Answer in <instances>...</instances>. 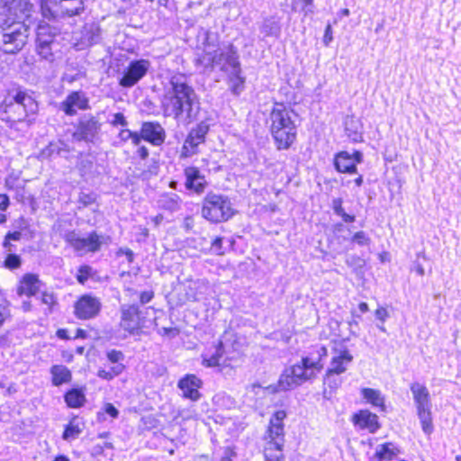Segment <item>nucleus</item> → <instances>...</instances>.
Listing matches in <instances>:
<instances>
[{
	"instance_id": "obj_31",
	"label": "nucleus",
	"mask_w": 461,
	"mask_h": 461,
	"mask_svg": "<svg viewBox=\"0 0 461 461\" xmlns=\"http://www.w3.org/2000/svg\"><path fill=\"white\" fill-rule=\"evenodd\" d=\"M400 453V449L393 442L378 445L374 455L375 459L391 461Z\"/></svg>"
},
{
	"instance_id": "obj_40",
	"label": "nucleus",
	"mask_w": 461,
	"mask_h": 461,
	"mask_svg": "<svg viewBox=\"0 0 461 461\" xmlns=\"http://www.w3.org/2000/svg\"><path fill=\"white\" fill-rule=\"evenodd\" d=\"M59 44H36L37 53L44 59L52 61L54 59V50Z\"/></svg>"
},
{
	"instance_id": "obj_36",
	"label": "nucleus",
	"mask_w": 461,
	"mask_h": 461,
	"mask_svg": "<svg viewBox=\"0 0 461 461\" xmlns=\"http://www.w3.org/2000/svg\"><path fill=\"white\" fill-rule=\"evenodd\" d=\"M181 199L176 194H166L161 196L159 203L162 208L170 212H176L180 209Z\"/></svg>"
},
{
	"instance_id": "obj_27",
	"label": "nucleus",
	"mask_w": 461,
	"mask_h": 461,
	"mask_svg": "<svg viewBox=\"0 0 461 461\" xmlns=\"http://www.w3.org/2000/svg\"><path fill=\"white\" fill-rule=\"evenodd\" d=\"M353 360V356L348 349L342 350L336 357H333L330 366L328 368V375H340L347 370V366Z\"/></svg>"
},
{
	"instance_id": "obj_8",
	"label": "nucleus",
	"mask_w": 461,
	"mask_h": 461,
	"mask_svg": "<svg viewBox=\"0 0 461 461\" xmlns=\"http://www.w3.org/2000/svg\"><path fill=\"white\" fill-rule=\"evenodd\" d=\"M83 10L82 0H41V14L43 18L50 21L77 15Z\"/></svg>"
},
{
	"instance_id": "obj_60",
	"label": "nucleus",
	"mask_w": 461,
	"mask_h": 461,
	"mask_svg": "<svg viewBox=\"0 0 461 461\" xmlns=\"http://www.w3.org/2000/svg\"><path fill=\"white\" fill-rule=\"evenodd\" d=\"M41 302H42V303L50 305V306L53 305L56 303L53 294H49L47 292L42 293Z\"/></svg>"
},
{
	"instance_id": "obj_41",
	"label": "nucleus",
	"mask_w": 461,
	"mask_h": 461,
	"mask_svg": "<svg viewBox=\"0 0 461 461\" xmlns=\"http://www.w3.org/2000/svg\"><path fill=\"white\" fill-rule=\"evenodd\" d=\"M75 421H76V419H73L69 422V424L66 426L65 430L62 435V438L64 439H69L71 438H75L82 432V429Z\"/></svg>"
},
{
	"instance_id": "obj_64",
	"label": "nucleus",
	"mask_w": 461,
	"mask_h": 461,
	"mask_svg": "<svg viewBox=\"0 0 461 461\" xmlns=\"http://www.w3.org/2000/svg\"><path fill=\"white\" fill-rule=\"evenodd\" d=\"M131 136V131L129 129L121 130L120 132L118 133V138L122 142L128 141L130 140Z\"/></svg>"
},
{
	"instance_id": "obj_4",
	"label": "nucleus",
	"mask_w": 461,
	"mask_h": 461,
	"mask_svg": "<svg viewBox=\"0 0 461 461\" xmlns=\"http://www.w3.org/2000/svg\"><path fill=\"white\" fill-rule=\"evenodd\" d=\"M294 112L283 103H275L269 114L270 132L276 149H288L296 139Z\"/></svg>"
},
{
	"instance_id": "obj_46",
	"label": "nucleus",
	"mask_w": 461,
	"mask_h": 461,
	"mask_svg": "<svg viewBox=\"0 0 461 461\" xmlns=\"http://www.w3.org/2000/svg\"><path fill=\"white\" fill-rule=\"evenodd\" d=\"M351 241L357 243L359 246H368L371 242V239L365 231L359 230L353 235Z\"/></svg>"
},
{
	"instance_id": "obj_32",
	"label": "nucleus",
	"mask_w": 461,
	"mask_h": 461,
	"mask_svg": "<svg viewBox=\"0 0 461 461\" xmlns=\"http://www.w3.org/2000/svg\"><path fill=\"white\" fill-rule=\"evenodd\" d=\"M225 353L222 341H218L214 347V352L211 355L203 354L202 356V364L206 367H216L221 366V359Z\"/></svg>"
},
{
	"instance_id": "obj_21",
	"label": "nucleus",
	"mask_w": 461,
	"mask_h": 461,
	"mask_svg": "<svg viewBox=\"0 0 461 461\" xmlns=\"http://www.w3.org/2000/svg\"><path fill=\"white\" fill-rule=\"evenodd\" d=\"M184 173L185 176V186L187 190L193 191L198 194L204 192L208 184L198 167H187L185 168Z\"/></svg>"
},
{
	"instance_id": "obj_25",
	"label": "nucleus",
	"mask_w": 461,
	"mask_h": 461,
	"mask_svg": "<svg viewBox=\"0 0 461 461\" xmlns=\"http://www.w3.org/2000/svg\"><path fill=\"white\" fill-rule=\"evenodd\" d=\"M344 131L348 138L353 142L363 140L362 124L359 119L353 115H347L343 121Z\"/></svg>"
},
{
	"instance_id": "obj_11",
	"label": "nucleus",
	"mask_w": 461,
	"mask_h": 461,
	"mask_svg": "<svg viewBox=\"0 0 461 461\" xmlns=\"http://www.w3.org/2000/svg\"><path fill=\"white\" fill-rule=\"evenodd\" d=\"M210 127L211 123L206 118L190 130L182 148V157L188 158L197 153L198 146L205 141Z\"/></svg>"
},
{
	"instance_id": "obj_30",
	"label": "nucleus",
	"mask_w": 461,
	"mask_h": 461,
	"mask_svg": "<svg viewBox=\"0 0 461 461\" xmlns=\"http://www.w3.org/2000/svg\"><path fill=\"white\" fill-rule=\"evenodd\" d=\"M268 436L271 438L269 446H273L274 449L281 450L284 446V424L270 422L268 427Z\"/></svg>"
},
{
	"instance_id": "obj_47",
	"label": "nucleus",
	"mask_w": 461,
	"mask_h": 461,
	"mask_svg": "<svg viewBox=\"0 0 461 461\" xmlns=\"http://www.w3.org/2000/svg\"><path fill=\"white\" fill-rule=\"evenodd\" d=\"M416 257H417V258L412 262L411 270L415 271L420 276H423L425 275V269H424L422 264L419 261V258H422L424 259H427L425 253L423 251L419 252V253H417Z\"/></svg>"
},
{
	"instance_id": "obj_29",
	"label": "nucleus",
	"mask_w": 461,
	"mask_h": 461,
	"mask_svg": "<svg viewBox=\"0 0 461 461\" xmlns=\"http://www.w3.org/2000/svg\"><path fill=\"white\" fill-rule=\"evenodd\" d=\"M50 374L52 375V384L55 386L69 383L72 379L70 370L63 365L52 366L50 368Z\"/></svg>"
},
{
	"instance_id": "obj_57",
	"label": "nucleus",
	"mask_w": 461,
	"mask_h": 461,
	"mask_svg": "<svg viewBox=\"0 0 461 461\" xmlns=\"http://www.w3.org/2000/svg\"><path fill=\"white\" fill-rule=\"evenodd\" d=\"M375 316L377 320L381 321V322L384 323L389 317V312L385 308L380 307L375 310Z\"/></svg>"
},
{
	"instance_id": "obj_14",
	"label": "nucleus",
	"mask_w": 461,
	"mask_h": 461,
	"mask_svg": "<svg viewBox=\"0 0 461 461\" xmlns=\"http://www.w3.org/2000/svg\"><path fill=\"white\" fill-rule=\"evenodd\" d=\"M105 356L111 366L109 369H98L97 376L105 381H112L114 377L122 375L125 370V355L121 350L109 349L105 352Z\"/></svg>"
},
{
	"instance_id": "obj_49",
	"label": "nucleus",
	"mask_w": 461,
	"mask_h": 461,
	"mask_svg": "<svg viewBox=\"0 0 461 461\" xmlns=\"http://www.w3.org/2000/svg\"><path fill=\"white\" fill-rule=\"evenodd\" d=\"M11 315L10 309L5 301L0 302V327L3 325L4 321L9 318Z\"/></svg>"
},
{
	"instance_id": "obj_16",
	"label": "nucleus",
	"mask_w": 461,
	"mask_h": 461,
	"mask_svg": "<svg viewBox=\"0 0 461 461\" xmlns=\"http://www.w3.org/2000/svg\"><path fill=\"white\" fill-rule=\"evenodd\" d=\"M363 161V154L355 150L353 154L348 151H340L335 155L334 167L339 173L355 174L357 172V164Z\"/></svg>"
},
{
	"instance_id": "obj_22",
	"label": "nucleus",
	"mask_w": 461,
	"mask_h": 461,
	"mask_svg": "<svg viewBox=\"0 0 461 461\" xmlns=\"http://www.w3.org/2000/svg\"><path fill=\"white\" fill-rule=\"evenodd\" d=\"M202 380L196 375H186L178 381L177 386L183 392L185 398L195 402L201 398V393L198 390L202 387Z\"/></svg>"
},
{
	"instance_id": "obj_7",
	"label": "nucleus",
	"mask_w": 461,
	"mask_h": 461,
	"mask_svg": "<svg viewBox=\"0 0 461 461\" xmlns=\"http://www.w3.org/2000/svg\"><path fill=\"white\" fill-rule=\"evenodd\" d=\"M410 390L413 395L417 416L421 424V429L426 435H430L434 430V426L429 392L424 384L418 382L411 384Z\"/></svg>"
},
{
	"instance_id": "obj_62",
	"label": "nucleus",
	"mask_w": 461,
	"mask_h": 461,
	"mask_svg": "<svg viewBox=\"0 0 461 461\" xmlns=\"http://www.w3.org/2000/svg\"><path fill=\"white\" fill-rule=\"evenodd\" d=\"M154 297V293L152 291H144L140 294V303L141 304H145L149 303Z\"/></svg>"
},
{
	"instance_id": "obj_54",
	"label": "nucleus",
	"mask_w": 461,
	"mask_h": 461,
	"mask_svg": "<svg viewBox=\"0 0 461 461\" xmlns=\"http://www.w3.org/2000/svg\"><path fill=\"white\" fill-rule=\"evenodd\" d=\"M218 41V36L216 33L206 31L204 32L203 43L207 46H214Z\"/></svg>"
},
{
	"instance_id": "obj_39",
	"label": "nucleus",
	"mask_w": 461,
	"mask_h": 461,
	"mask_svg": "<svg viewBox=\"0 0 461 461\" xmlns=\"http://www.w3.org/2000/svg\"><path fill=\"white\" fill-rule=\"evenodd\" d=\"M22 234L20 231H8L3 241V248L6 253H12L17 251V246L14 242L21 240Z\"/></svg>"
},
{
	"instance_id": "obj_28",
	"label": "nucleus",
	"mask_w": 461,
	"mask_h": 461,
	"mask_svg": "<svg viewBox=\"0 0 461 461\" xmlns=\"http://www.w3.org/2000/svg\"><path fill=\"white\" fill-rule=\"evenodd\" d=\"M69 153L68 146L61 140L50 142L48 146L40 152V158L51 159L55 157H66Z\"/></svg>"
},
{
	"instance_id": "obj_55",
	"label": "nucleus",
	"mask_w": 461,
	"mask_h": 461,
	"mask_svg": "<svg viewBox=\"0 0 461 461\" xmlns=\"http://www.w3.org/2000/svg\"><path fill=\"white\" fill-rule=\"evenodd\" d=\"M346 263L348 267H362L364 265V260L357 256H350L346 259Z\"/></svg>"
},
{
	"instance_id": "obj_13",
	"label": "nucleus",
	"mask_w": 461,
	"mask_h": 461,
	"mask_svg": "<svg viewBox=\"0 0 461 461\" xmlns=\"http://www.w3.org/2000/svg\"><path fill=\"white\" fill-rule=\"evenodd\" d=\"M102 123L98 117L84 114L76 126L73 138L77 141L94 142L101 131Z\"/></svg>"
},
{
	"instance_id": "obj_3",
	"label": "nucleus",
	"mask_w": 461,
	"mask_h": 461,
	"mask_svg": "<svg viewBox=\"0 0 461 461\" xmlns=\"http://www.w3.org/2000/svg\"><path fill=\"white\" fill-rule=\"evenodd\" d=\"M14 2L0 0V50L8 54L19 52L29 36V27L15 20Z\"/></svg>"
},
{
	"instance_id": "obj_56",
	"label": "nucleus",
	"mask_w": 461,
	"mask_h": 461,
	"mask_svg": "<svg viewBox=\"0 0 461 461\" xmlns=\"http://www.w3.org/2000/svg\"><path fill=\"white\" fill-rule=\"evenodd\" d=\"M286 417V412L283 410L276 411L273 417L270 420V422L277 423V424H284L283 420Z\"/></svg>"
},
{
	"instance_id": "obj_23",
	"label": "nucleus",
	"mask_w": 461,
	"mask_h": 461,
	"mask_svg": "<svg viewBox=\"0 0 461 461\" xmlns=\"http://www.w3.org/2000/svg\"><path fill=\"white\" fill-rule=\"evenodd\" d=\"M352 422L361 429L375 433L380 429L378 416L368 410H361L352 416Z\"/></svg>"
},
{
	"instance_id": "obj_42",
	"label": "nucleus",
	"mask_w": 461,
	"mask_h": 461,
	"mask_svg": "<svg viewBox=\"0 0 461 461\" xmlns=\"http://www.w3.org/2000/svg\"><path fill=\"white\" fill-rule=\"evenodd\" d=\"M97 195L94 192L85 193L80 192L78 194L77 203L80 204L78 209L87 207L95 203Z\"/></svg>"
},
{
	"instance_id": "obj_53",
	"label": "nucleus",
	"mask_w": 461,
	"mask_h": 461,
	"mask_svg": "<svg viewBox=\"0 0 461 461\" xmlns=\"http://www.w3.org/2000/svg\"><path fill=\"white\" fill-rule=\"evenodd\" d=\"M222 241L223 239L221 237H216L212 242V249L217 255L224 254L222 250Z\"/></svg>"
},
{
	"instance_id": "obj_10",
	"label": "nucleus",
	"mask_w": 461,
	"mask_h": 461,
	"mask_svg": "<svg viewBox=\"0 0 461 461\" xmlns=\"http://www.w3.org/2000/svg\"><path fill=\"white\" fill-rule=\"evenodd\" d=\"M102 238L96 231L90 232L86 238H81L75 230H72L66 233L65 241L82 255L99 251L103 243Z\"/></svg>"
},
{
	"instance_id": "obj_58",
	"label": "nucleus",
	"mask_w": 461,
	"mask_h": 461,
	"mask_svg": "<svg viewBox=\"0 0 461 461\" xmlns=\"http://www.w3.org/2000/svg\"><path fill=\"white\" fill-rule=\"evenodd\" d=\"M104 411L112 418H117L119 415V411L115 408V406L113 403H105Z\"/></svg>"
},
{
	"instance_id": "obj_33",
	"label": "nucleus",
	"mask_w": 461,
	"mask_h": 461,
	"mask_svg": "<svg viewBox=\"0 0 461 461\" xmlns=\"http://www.w3.org/2000/svg\"><path fill=\"white\" fill-rule=\"evenodd\" d=\"M64 400L69 408H79L84 405L86 396L82 389L73 388L65 393Z\"/></svg>"
},
{
	"instance_id": "obj_1",
	"label": "nucleus",
	"mask_w": 461,
	"mask_h": 461,
	"mask_svg": "<svg viewBox=\"0 0 461 461\" xmlns=\"http://www.w3.org/2000/svg\"><path fill=\"white\" fill-rule=\"evenodd\" d=\"M161 109L166 117L190 124L198 120L201 103L194 88L185 74L170 77L161 100Z\"/></svg>"
},
{
	"instance_id": "obj_50",
	"label": "nucleus",
	"mask_w": 461,
	"mask_h": 461,
	"mask_svg": "<svg viewBox=\"0 0 461 461\" xmlns=\"http://www.w3.org/2000/svg\"><path fill=\"white\" fill-rule=\"evenodd\" d=\"M273 446H270L269 448H267L265 451V457L269 461H281L284 459V455L282 454V450H276L277 453L271 454L269 451L272 449ZM283 449V447H281Z\"/></svg>"
},
{
	"instance_id": "obj_43",
	"label": "nucleus",
	"mask_w": 461,
	"mask_h": 461,
	"mask_svg": "<svg viewBox=\"0 0 461 461\" xmlns=\"http://www.w3.org/2000/svg\"><path fill=\"white\" fill-rule=\"evenodd\" d=\"M93 275V268L88 265L80 266L76 276L79 284L84 285Z\"/></svg>"
},
{
	"instance_id": "obj_18",
	"label": "nucleus",
	"mask_w": 461,
	"mask_h": 461,
	"mask_svg": "<svg viewBox=\"0 0 461 461\" xmlns=\"http://www.w3.org/2000/svg\"><path fill=\"white\" fill-rule=\"evenodd\" d=\"M101 309V303L95 297L83 295L75 304V313L77 318L87 320L95 317Z\"/></svg>"
},
{
	"instance_id": "obj_26",
	"label": "nucleus",
	"mask_w": 461,
	"mask_h": 461,
	"mask_svg": "<svg viewBox=\"0 0 461 461\" xmlns=\"http://www.w3.org/2000/svg\"><path fill=\"white\" fill-rule=\"evenodd\" d=\"M41 282L38 278V276L34 274H26L23 276L17 293L20 295L25 294L28 297L34 296L41 288Z\"/></svg>"
},
{
	"instance_id": "obj_9",
	"label": "nucleus",
	"mask_w": 461,
	"mask_h": 461,
	"mask_svg": "<svg viewBox=\"0 0 461 461\" xmlns=\"http://www.w3.org/2000/svg\"><path fill=\"white\" fill-rule=\"evenodd\" d=\"M239 54L236 47L230 44L225 49H219L214 50L211 57L206 59L203 57V60L199 59L201 63H204V68L212 70L214 67H220L221 70L230 72L240 67L239 60Z\"/></svg>"
},
{
	"instance_id": "obj_6",
	"label": "nucleus",
	"mask_w": 461,
	"mask_h": 461,
	"mask_svg": "<svg viewBox=\"0 0 461 461\" xmlns=\"http://www.w3.org/2000/svg\"><path fill=\"white\" fill-rule=\"evenodd\" d=\"M235 212L227 195L209 192L203 199L201 214L210 222H225L232 218Z\"/></svg>"
},
{
	"instance_id": "obj_24",
	"label": "nucleus",
	"mask_w": 461,
	"mask_h": 461,
	"mask_svg": "<svg viewBox=\"0 0 461 461\" xmlns=\"http://www.w3.org/2000/svg\"><path fill=\"white\" fill-rule=\"evenodd\" d=\"M60 33V29L44 21L38 23L36 29V44H58L56 37Z\"/></svg>"
},
{
	"instance_id": "obj_2",
	"label": "nucleus",
	"mask_w": 461,
	"mask_h": 461,
	"mask_svg": "<svg viewBox=\"0 0 461 461\" xmlns=\"http://www.w3.org/2000/svg\"><path fill=\"white\" fill-rule=\"evenodd\" d=\"M32 94L15 84L5 88L0 102V120L9 127L17 122H31L30 117L37 114L39 111L38 102Z\"/></svg>"
},
{
	"instance_id": "obj_15",
	"label": "nucleus",
	"mask_w": 461,
	"mask_h": 461,
	"mask_svg": "<svg viewBox=\"0 0 461 461\" xmlns=\"http://www.w3.org/2000/svg\"><path fill=\"white\" fill-rule=\"evenodd\" d=\"M142 311L139 306L132 304L122 310L121 326L124 330L135 335L145 327V321L141 317Z\"/></svg>"
},
{
	"instance_id": "obj_20",
	"label": "nucleus",
	"mask_w": 461,
	"mask_h": 461,
	"mask_svg": "<svg viewBox=\"0 0 461 461\" xmlns=\"http://www.w3.org/2000/svg\"><path fill=\"white\" fill-rule=\"evenodd\" d=\"M143 140L153 146H160L165 142L166 131L158 122H144L141 124Z\"/></svg>"
},
{
	"instance_id": "obj_63",
	"label": "nucleus",
	"mask_w": 461,
	"mask_h": 461,
	"mask_svg": "<svg viewBox=\"0 0 461 461\" xmlns=\"http://www.w3.org/2000/svg\"><path fill=\"white\" fill-rule=\"evenodd\" d=\"M130 140H131V142L134 146H139L141 142V140H143L141 130L140 131V132L131 131V136Z\"/></svg>"
},
{
	"instance_id": "obj_44",
	"label": "nucleus",
	"mask_w": 461,
	"mask_h": 461,
	"mask_svg": "<svg viewBox=\"0 0 461 461\" xmlns=\"http://www.w3.org/2000/svg\"><path fill=\"white\" fill-rule=\"evenodd\" d=\"M22 260L20 256L16 252L7 253L5 259V267L8 269H16L20 267Z\"/></svg>"
},
{
	"instance_id": "obj_12",
	"label": "nucleus",
	"mask_w": 461,
	"mask_h": 461,
	"mask_svg": "<svg viewBox=\"0 0 461 461\" xmlns=\"http://www.w3.org/2000/svg\"><path fill=\"white\" fill-rule=\"evenodd\" d=\"M150 62L147 59H135L122 70L119 77V85L124 88H131L142 79L149 68Z\"/></svg>"
},
{
	"instance_id": "obj_59",
	"label": "nucleus",
	"mask_w": 461,
	"mask_h": 461,
	"mask_svg": "<svg viewBox=\"0 0 461 461\" xmlns=\"http://www.w3.org/2000/svg\"><path fill=\"white\" fill-rule=\"evenodd\" d=\"M332 40V28L330 24H328L324 32L323 43L325 44V46H328Z\"/></svg>"
},
{
	"instance_id": "obj_52",
	"label": "nucleus",
	"mask_w": 461,
	"mask_h": 461,
	"mask_svg": "<svg viewBox=\"0 0 461 461\" xmlns=\"http://www.w3.org/2000/svg\"><path fill=\"white\" fill-rule=\"evenodd\" d=\"M122 255L126 256L128 263L131 264V263H132L134 261V253H133V251L131 249L123 248V247L120 248L116 251V256L120 257V256H122Z\"/></svg>"
},
{
	"instance_id": "obj_5",
	"label": "nucleus",
	"mask_w": 461,
	"mask_h": 461,
	"mask_svg": "<svg viewBox=\"0 0 461 461\" xmlns=\"http://www.w3.org/2000/svg\"><path fill=\"white\" fill-rule=\"evenodd\" d=\"M322 367L323 365L320 363V359L303 357L300 363L285 368L280 375L277 384L270 385L267 389L276 393L297 387L304 382L314 378L316 373L320 372Z\"/></svg>"
},
{
	"instance_id": "obj_61",
	"label": "nucleus",
	"mask_w": 461,
	"mask_h": 461,
	"mask_svg": "<svg viewBox=\"0 0 461 461\" xmlns=\"http://www.w3.org/2000/svg\"><path fill=\"white\" fill-rule=\"evenodd\" d=\"M236 456V452L230 447H227L224 449V455L221 461H232V457Z\"/></svg>"
},
{
	"instance_id": "obj_51",
	"label": "nucleus",
	"mask_w": 461,
	"mask_h": 461,
	"mask_svg": "<svg viewBox=\"0 0 461 461\" xmlns=\"http://www.w3.org/2000/svg\"><path fill=\"white\" fill-rule=\"evenodd\" d=\"M335 375H328V371L326 372L324 377V383L329 385L331 389H337L341 384V380L334 378Z\"/></svg>"
},
{
	"instance_id": "obj_34",
	"label": "nucleus",
	"mask_w": 461,
	"mask_h": 461,
	"mask_svg": "<svg viewBox=\"0 0 461 461\" xmlns=\"http://www.w3.org/2000/svg\"><path fill=\"white\" fill-rule=\"evenodd\" d=\"M260 32L267 37L277 38L281 32L280 23L273 17L266 18L260 26Z\"/></svg>"
},
{
	"instance_id": "obj_48",
	"label": "nucleus",
	"mask_w": 461,
	"mask_h": 461,
	"mask_svg": "<svg viewBox=\"0 0 461 461\" xmlns=\"http://www.w3.org/2000/svg\"><path fill=\"white\" fill-rule=\"evenodd\" d=\"M111 125L113 127L123 126L126 127L128 125V122L122 113H116L113 114V119L110 121Z\"/></svg>"
},
{
	"instance_id": "obj_17",
	"label": "nucleus",
	"mask_w": 461,
	"mask_h": 461,
	"mask_svg": "<svg viewBox=\"0 0 461 461\" xmlns=\"http://www.w3.org/2000/svg\"><path fill=\"white\" fill-rule=\"evenodd\" d=\"M77 42L75 43L77 50H85L90 46L100 42L101 29L98 24L92 23H86L83 26L78 32V36L75 37Z\"/></svg>"
},
{
	"instance_id": "obj_19",
	"label": "nucleus",
	"mask_w": 461,
	"mask_h": 461,
	"mask_svg": "<svg viewBox=\"0 0 461 461\" xmlns=\"http://www.w3.org/2000/svg\"><path fill=\"white\" fill-rule=\"evenodd\" d=\"M89 100L82 91H74L60 103V110L67 115H75L77 109L86 110L89 108Z\"/></svg>"
},
{
	"instance_id": "obj_37",
	"label": "nucleus",
	"mask_w": 461,
	"mask_h": 461,
	"mask_svg": "<svg viewBox=\"0 0 461 461\" xmlns=\"http://www.w3.org/2000/svg\"><path fill=\"white\" fill-rule=\"evenodd\" d=\"M343 200L342 198H333L331 202V208L334 213L342 218V220L347 222H354L356 221L355 215H350L347 213L343 208Z\"/></svg>"
},
{
	"instance_id": "obj_38",
	"label": "nucleus",
	"mask_w": 461,
	"mask_h": 461,
	"mask_svg": "<svg viewBox=\"0 0 461 461\" xmlns=\"http://www.w3.org/2000/svg\"><path fill=\"white\" fill-rule=\"evenodd\" d=\"M363 397L374 406L384 407V399L382 397L381 393L378 390L372 388H364L362 390Z\"/></svg>"
},
{
	"instance_id": "obj_45",
	"label": "nucleus",
	"mask_w": 461,
	"mask_h": 461,
	"mask_svg": "<svg viewBox=\"0 0 461 461\" xmlns=\"http://www.w3.org/2000/svg\"><path fill=\"white\" fill-rule=\"evenodd\" d=\"M30 224L28 220L23 216H20L19 218L15 219L12 223V227L14 229V231H20L22 237L23 236V232L27 230Z\"/></svg>"
},
{
	"instance_id": "obj_35",
	"label": "nucleus",
	"mask_w": 461,
	"mask_h": 461,
	"mask_svg": "<svg viewBox=\"0 0 461 461\" xmlns=\"http://www.w3.org/2000/svg\"><path fill=\"white\" fill-rule=\"evenodd\" d=\"M244 84L240 67L230 71V88L234 95H239L243 91Z\"/></svg>"
}]
</instances>
